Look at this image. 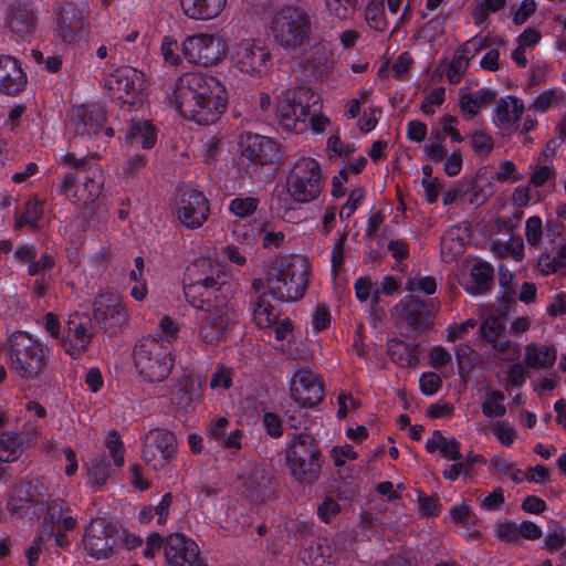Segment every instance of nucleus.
Instances as JSON below:
<instances>
[{
  "instance_id": "30",
  "label": "nucleus",
  "mask_w": 566,
  "mask_h": 566,
  "mask_svg": "<svg viewBox=\"0 0 566 566\" xmlns=\"http://www.w3.org/2000/svg\"><path fill=\"white\" fill-rule=\"evenodd\" d=\"M523 102L514 96L501 97L494 111L493 123L500 129H511L521 119Z\"/></svg>"
},
{
  "instance_id": "63",
  "label": "nucleus",
  "mask_w": 566,
  "mask_h": 566,
  "mask_svg": "<svg viewBox=\"0 0 566 566\" xmlns=\"http://www.w3.org/2000/svg\"><path fill=\"white\" fill-rule=\"evenodd\" d=\"M159 331L155 337L167 342L172 347V343L178 338L179 328L175 321L169 316H164L159 322Z\"/></svg>"
},
{
  "instance_id": "8",
  "label": "nucleus",
  "mask_w": 566,
  "mask_h": 566,
  "mask_svg": "<svg viewBox=\"0 0 566 566\" xmlns=\"http://www.w3.org/2000/svg\"><path fill=\"white\" fill-rule=\"evenodd\" d=\"M319 97L306 86L286 88L279 97L276 116L282 130L300 134L307 127L311 107Z\"/></svg>"
},
{
  "instance_id": "55",
  "label": "nucleus",
  "mask_w": 566,
  "mask_h": 566,
  "mask_svg": "<svg viewBox=\"0 0 566 566\" xmlns=\"http://www.w3.org/2000/svg\"><path fill=\"white\" fill-rule=\"evenodd\" d=\"M365 19L369 28L377 32H384L388 27L385 10L380 6L369 3L365 10Z\"/></svg>"
},
{
  "instance_id": "44",
  "label": "nucleus",
  "mask_w": 566,
  "mask_h": 566,
  "mask_svg": "<svg viewBox=\"0 0 566 566\" xmlns=\"http://www.w3.org/2000/svg\"><path fill=\"white\" fill-rule=\"evenodd\" d=\"M104 447L108 451L112 463L115 468H123L125 464L126 448L119 432L115 429L108 430L105 439Z\"/></svg>"
},
{
  "instance_id": "6",
  "label": "nucleus",
  "mask_w": 566,
  "mask_h": 566,
  "mask_svg": "<svg viewBox=\"0 0 566 566\" xmlns=\"http://www.w3.org/2000/svg\"><path fill=\"white\" fill-rule=\"evenodd\" d=\"M285 463L295 481L314 484L319 479L323 464L319 442L311 433H293L285 450Z\"/></svg>"
},
{
  "instance_id": "24",
  "label": "nucleus",
  "mask_w": 566,
  "mask_h": 566,
  "mask_svg": "<svg viewBox=\"0 0 566 566\" xmlns=\"http://www.w3.org/2000/svg\"><path fill=\"white\" fill-rule=\"evenodd\" d=\"M206 437L220 449L232 455L238 454L243 448L244 432L240 428H232V422L227 416H214L206 423Z\"/></svg>"
},
{
  "instance_id": "31",
  "label": "nucleus",
  "mask_w": 566,
  "mask_h": 566,
  "mask_svg": "<svg viewBox=\"0 0 566 566\" xmlns=\"http://www.w3.org/2000/svg\"><path fill=\"white\" fill-rule=\"evenodd\" d=\"M206 389V379L201 376H185L179 388L177 405L188 412L193 410L202 400Z\"/></svg>"
},
{
  "instance_id": "9",
  "label": "nucleus",
  "mask_w": 566,
  "mask_h": 566,
  "mask_svg": "<svg viewBox=\"0 0 566 566\" xmlns=\"http://www.w3.org/2000/svg\"><path fill=\"white\" fill-rule=\"evenodd\" d=\"M111 99L122 109L133 111L146 99L145 75L132 66L114 70L105 80Z\"/></svg>"
},
{
  "instance_id": "34",
  "label": "nucleus",
  "mask_w": 566,
  "mask_h": 566,
  "mask_svg": "<svg viewBox=\"0 0 566 566\" xmlns=\"http://www.w3.org/2000/svg\"><path fill=\"white\" fill-rule=\"evenodd\" d=\"M270 485L271 476L263 468H253L242 483L245 496L253 502H263L271 492Z\"/></svg>"
},
{
  "instance_id": "51",
  "label": "nucleus",
  "mask_w": 566,
  "mask_h": 566,
  "mask_svg": "<svg viewBox=\"0 0 566 566\" xmlns=\"http://www.w3.org/2000/svg\"><path fill=\"white\" fill-rule=\"evenodd\" d=\"M103 117H94L92 113L85 112L82 116H78L75 122V130L81 136H93L96 135L103 126Z\"/></svg>"
},
{
  "instance_id": "13",
  "label": "nucleus",
  "mask_w": 566,
  "mask_h": 566,
  "mask_svg": "<svg viewBox=\"0 0 566 566\" xmlns=\"http://www.w3.org/2000/svg\"><path fill=\"white\" fill-rule=\"evenodd\" d=\"M323 189L319 164L311 157L300 158L289 180V195L298 203H308L318 198Z\"/></svg>"
},
{
  "instance_id": "11",
  "label": "nucleus",
  "mask_w": 566,
  "mask_h": 566,
  "mask_svg": "<svg viewBox=\"0 0 566 566\" xmlns=\"http://www.w3.org/2000/svg\"><path fill=\"white\" fill-rule=\"evenodd\" d=\"M271 31L280 46L286 50H296L310 39L311 20L304 10L296 7H284L273 17Z\"/></svg>"
},
{
  "instance_id": "50",
  "label": "nucleus",
  "mask_w": 566,
  "mask_h": 566,
  "mask_svg": "<svg viewBox=\"0 0 566 566\" xmlns=\"http://www.w3.org/2000/svg\"><path fill=\"white\" fill-rule=\"evenodd\" d=\"M259 203L260 201L255 197L238 196L230 200L229 211L238 218L245 219L254 214Z\"/></svg>"
},
{
  "instance_id": "56",
  "label": "nucleus",
  "mask_w": 566,
  "mask_h": 566,
  "mask_svg": "<svg viewBox=\"0 0 566 566\" xmlns=\"http://www.w3.org/2000/svg\"><path fill=\"white\" fill-rule=\"evenodd\" d=\"M357 7V0H326L328 12L339 19L346 20Z\"/></svg>"
},
{
  "instance_id": "4",
  "label": "nucleus",
  "mask_w": 566,
  "mask_h": 566,
  "mask_svg": "<svg viewBox=\"0 0 566 566\" xmlns=\"http://www.w3.org/2000/svg\"><path fill=\"white\" fill-rule=\"evenodd\" d=\"M239 170L255 181H270L273 178L271 166L280 159L279 145L270 137L241 133L239 137Z\"/></svg>"
},
{
  "instance_id": "23",
  "label": "nucleus",
  "mask_w": 566,
  "mask_h": 566,
  "mask_svg": "<svg viewBox=\"0 0 566 566\" xmlns=\"http://www.w3.org/2000/svg\"><path fill=\"white\" fill-rule=\"evenodd\" d=\"M88 28L90 23L82 10L73 3H67L57 14L54 35L62 43L71 45L80 42L87 33Z\"/></svg>"
},
{
  "instance_id": "21",
  "label": "nucleus",
  "mask_w": 566,
  "mask_h": 566,
  "mask_svg": "<svg viewBox=\"0 0 566 566\" xmlns=\"http://www.w3.org/2000/svg\"><path fill=\"white\" fill-rule=\"evenodd\" d=\"M291 396L303 408H313L324 398V384L308 366H298L290 381Z\"/></svg>"
},
{
  "instance_id": "64",
  "label": "nucleus",
  "mask_w": 566,
  "mask_h": 566,
  "mask_svg": "<svg viewBox=\"0 0 566 566\" xmlns=\"http://www.w3.org/2000/svg\"><path fill=\"white\" fill-rule=\"evenodd\" d=\"M262 426L271 438L277 439L283 434L282 419L279 415L272 411H265L263 413Z\"/></svg>"
},
{
  "instance_id": "28",
  "label": "nucleus",
  "mask_w": 566,
  "mask_h": 566,
  "mask_svg": "<svg viewBox=\"0 0 566 566\" xmlns=\"http://www.w3.org/2000/svg\"><path fill=\"white\" fill-rule=\"evenodd\" d=\"M158 128L149 119H132L125 134V143L144 150L153 149L158 142Z\"/></svg>"
},
{
  "instance_id": "52",
  "label": "nucleus",
  "mask_w": 566,
  "mask_h": 566,
  "mask_svg": "<svg viewBox=\"0 0 566 566\" xmlns=\"http://www.w3.org/2000/svg\"><path fill=\"white\" fill-rule=\"evenodd\" d=\"M160 52L165 63L172 66H178L179 64H181V44H179L177 40L172 36L166 35L163 38L160 44Z\"/></svg>"
},
{
  "instance_id": "1",
  "label": "nucleus",
  "mask_w": 566,
  "mask_h": 566,
  "mask_svg": "<svg viewBox=\"0 0 566 566\" xmlns=\"http://www.w3.org/2000/svg\"><path fill=\"white\" fill-rule=\"evenodd\" d=\"M220 269L207 258L195 260L185 272L184 294L186 301L201 311L197 316L198 337L207 346H218L226 339L231 316L224 296L220 292Z\"/></svg>"
},
{
  "instance_id": "49",
  "label": "nucleus",
  "mask_w": 566,
  "mask_h": 566,
  "mask_svg": "<svg viewBox=\"0 0 566 566\" xmlns=\"http://www.w3.org/2000/svg\"><path fill=\"white\" fill-rule=\"evenodd\" d=\"M405 290L415 293L422 292L426 295H432L437 292V281L431 275H421L411 273L405 283Z\"/></svg>"
},
{
  "instance_id": "16",
  "label": "nucleus",
  "mask_w": 566,
  "mask_h": 566,
  "mask_svg": "<svg viewBox=\"0 0 566 566\" xmlns=\"http://www.w3.org/2000/svg\"><path fill=\"white\" fill-rule=\"evenodd\" d=\"M181 54L192 64L210 66L227 54V44L221 36L198 33L188 35L181 43Z\"/></svg>"
},
{
  "instance_id": "38",
  "label": "nucleus",
  "mask_w": 566,
  "mask_h": 566,
  "mask_svg": "<svg viewBox=\"0 0 566 566\" xmlns=\"http://www.w3.org/2000/svg\"><path fill=\"white\" fill-rule=\"evenodd\" d=\"M268 295V292L262 295H255L250 301L253 321L262 329L271 327L279 319V311L271 304Z\"/></svg>"
},
{
  "instance_id": "45",
  "label": "nucleus",
  "mask_w": 566,
  "mask_h": 566,
  "mask_svg": "<svg viewBox=\"0 0 566 566\" xmlns=\"http://www.w3.org/2000/svg\"><path fill=\"white\" fill-rule=\"evenodd\" d=\"M566 93L562 87H552L539 93L532 104L535 112L542 114L547 113L549 109L564 102Z\"/></svg>"
},
{
  "instance_id": "39",
  "label": "nucleus",
  "mask_w": 566,
  "mask_h": 566,
  "mask_svg": "<svg viewBox=\"0 0 566 566\" xmlns=\"http://www.w3.org/2000/svg\"><path fill=\"white\" fill-rule=\"evenodd\" d=\"M557 352L554 346L528 344L525 347L524 363L532 369H546L554 366Z\"/></svg>"
},
{
  "instance_id": "46",
  "label": "nucleus",
  "mask_w": 566,
  "mask_h": 566,
  "mask_svg": "<svg viewBox=\"0 0 566 566\" xmlns=\"http://www.w3.org/2000/svg\"><path fill=\"white\" fill-rule=\"evenodd\" d=\"M234 376L235 371L232 367L217 364L210 376L209 387L218 394H223L232 387Z\"/></svg>"
},
{
  "instance_id": "26",
  "label": "nucleus",
  "mask_w": 566,
  "mask_h": 566,
  "mask_svg": "<svg viewBox=\"0 0 566 566\" xmlns=\"http://www.w3.org/2000/svg\"><path fill=\"white\" fill-rule=\"evenodd\" d=\"M28 83L21 62L12 55H0V93L17 96L24 91Z\"/></svg>"
},
{
  "instance_id": "25",
  "label": "nucleus",
  "mask_w": 566,
  "mask_h": 566,
  "mask_svg": "<svg viewBox=\"0 0 566 566\" xmlns=\"http://www.w3.org/2000/svg\"><path fill=\"white\" fill-rule=\"evenodd\" d=\"M164 553L169 566H193L199 557V547L192 538L176 533L167 537Z\"/></svg>"
},
{
  "instance_id": "58",
  "label": "nucleus",
  "mask_w": 566,
  "mask_h": 566,
  "mask_svg": "<svg viewBox=\"0 0 566 566\" xmlns=\"http://www.w3.org/2000/svg\"><path fill=\"white\" fill-rule=\"evenodd\" d=\"M377 290V282L370 275H360L354 282V292L360 303L367 302Z\"/></svg>"
},
{
  "instance_id": "7",
  "label": "nucleus",
  "mask_w": 566,
  "mask_h": 566,
  "mask_svg": "<svg viewBox=\"0 0 566 566\" xmlns=\"http://www.w3.org/2000/svg\"><path fill=\"white\" fill-rule=\"evenodd\" d=\"M10 369L24 380L35 379L45 366L42 344L23 331L13 332L7 342Z\"/></svg>"
},
{
  "instance_id": "15",
  "label": "nucleus",
  "mask_w": 566,
  "mask_h": 566,
  "mask_svg": "<svg viewBox=\"0 0 566 566\" xmlns=\"http://www.w3.org/2000/svg\"><path fill=\"white\" fill-rule=\"evenodd\" d=\"M177 457V439L165 428L150 429L143 441L142 458L155 471L170 465Z\"/></svg>"
},
{
  "instance_id": "32",
  "label": "nucleus",
  "mask_w": 566,
  "mask_h": 566,
  "mask_svg": "<svg viewBox=\"0 0 566 566\" xmlns=\"http://www.w3.org/2000/svg\"><path fill=\"white\" fill-rule=\"evenodd\" d=\"M227 0H180L184 14L196 21H209L224 9Z\"/></svg>"
},
{
  "instance_id": "10",
  "label": "nucleus",
  "mask_w": 566,
  "mask_h": 566,
  "mask_svg": "<svg viewBox=\"0 0 566 566\" xmlns=\"http://www.w3.org/2000/svg\"><path fill=\"white\" fill-rule=\"evenodd\" d=\"M105 182L104 171L99 166H90L81 171H69L63 175L60 193L74 203L91 208L99 198Z\"/></svg>"
},
{
  "instance_id": "18",
  "label": "nucleus",
  "mask_w": 566,
  "mask_h": 566,
  "mask_svg": "<svg viewBox=\"0 0 566 566\" xmlns=\"http://www.w3.org/2000/svg\"><path fill=\"white\" fill-rule=\"evenodd\" d=\"M86 554L95 559H106L120 546L118 531L104 518L93 521L84 534Z\"/></svg>"
},
{
  "instance_id": "62",
  "label": "nucleus",
  "mask_w": 566,
  "mask_h": 566,
  "mask_svg": "<svg viewBox=\"0 0 566 566\" xmlns=\"http://www.w3.org/2000/svg\"><path fill=\"white\" fill-rule=\"evenodd\" d=\"M331 458L336 468H342L347 461H355L358 453L354 450L352 444L335 446L331 450Z\"/></svg>"
},
{
  "instance_id": "14",
  "label": "nucleus",
  "mask_w": 566,
  "mask_h": 566,
  "mask_svg": "<svg viewBox=\"0 0 566 566\" xmlns=\"http://www.w3.org/2000/svg\"><path fill=\"white\" fill-rule=\"evenodd\" d=\"M230 59L237 70L252 77L264 76L272 65L269 48L261 40L254 39L237 43L231 50Z\"/></svg>"
},
{
  "instance_id": "41",
  "label": "nucleus",
  "mask_w": 566,
  "mask_h": 566,
  "mask_svg": "<svg viewBox=\"0 0 566 566\" xmlns=\"http://www.w3.org/2000/svg\"><path fill=\"white\" fill-rule=\"evenodd\" d=\"M484 46V41L476 36L463 43L454 53V56L449 66L448 77L452 80V73L459 74L462 69H465L469 61L473 59L480 50Z\"/></svg>"
},
{
  "instance_id": "22",
  "label": "nucleus",
  "mask_w": 566,
  "mask_h": 566,
  "mask_svg": "<svg viewBox=\"0 0 566 566\" xmlns=\"http://www.w3.org/2000/svg\"><path fill=\"white\" fill-rule=\"evenodd\" d=\"M94 317L109 335H116L128 321L127 310L113 293H101L93 303Z\"/></svg>"
},
{
  "instance_id": "12",
  "label": "nucleus",
  "mask_w": 566,
  "mask_h": 566,
  "mask_svg": "<svg viewBox=\"0 0 566 566\" xmlns=\"http://www.w3.org/2000/svg\"><path fill=\"white\" fill-rule=\"evenodd\" d=\"M171 210L180 227L197 230L209 219L210 201L197 186L186 185L175 192Z\"/></svg>"
},
{
  "instance_id": "33",
  "label": "nucleus",
  "mask_w": 566,
  "mask_h": 566,
  "mask_svg": "<svg viewBox=\"0 0 566 566\" xmlns=\"http://www.w3.org/2000/svg\"><path fill=\"white\" fill-rule=\"evenodd\" d=\"M44 205L38 195H32L25 200L22 211L14 213V230H22L28 227L32 231L40 230V221L44 217Z\"/></svg>"
},
{
  "instance_id": "54",
  "label": "nucleus",
  "mask_w": 566,
  "mask_h": 566,
  "mask_svg": "<svg viewBox=\"0 0 566 566\" xmlns=\"http://www.w3.org/2000/svg\"><path fill=\"white\" fill-rule=\"evenodd\" d=\"M347 232H337L331 251V268L334 275H337L345 263V245Z\"/></svg>"
},
{
  "instance_id": "2",
  "label": "nucleus",
  "mask_w": 566,
  "mask_h": 566,
  "mask_svg": "<svg viewBox=\"0 0 566 566\" xmlns=\"http://www.w3.org/2000/svg\"><path fill=\"white\" fill-rule=\"evenodd\" d=\"M171 99L180 115L201 126L214 124L228 104L226 87L214 76L201 72L179 76Z\"/></svg>"
},
{
  "instance_id": "19",
  "label": "nucleus",
  "mask_w": 566,
  "mask_h": 566,
  "mask_svg": "<svg viewBox=\"0 0 566 566\" xmlns=\"http://www.w3.org/2000/svg\"><path fill=\"white\" fill-rule=\"evenodd\" d=\"M398 318L411 331L421 333L433 325L438 304L417 295H406L395 306Z\"/></svg>"
},
{
  "instance_id": "5",
  "label": "nucleus",
  "mask_w": 566,
  "mask_h": 566,
  "mask_svg": "<svg viewBox=\"0 0 566 566\" xmlns=\"http://www.w3.org/2000/svg\"><path fill=\"white\" fill-rule=\"evenodd\" d=\"M133 361L138 376L145 382L160 384L171 374L176 355L167 342L149 335L136 342Z\"/></svg>"
},
{
  "instance_id": "57",
  "label": "nucleus",
  "mask_w": 566,
  "mask_h": 566,
  "mask_svg": "<svg viewBox=\"0 0 566 566\" xmlns=\"http://www.w3.org/2000/svg\"><path fill=\"white\" fill-rule=\"evenodd\" d=\"M470 145L478 156H488L494 147L493 138L483 130H475L471 135Z\"/></svg>"
},
{
  "instance_id": "42",
  "label": "nucleus",
  "mask_w": 566,
  "mask_h": 566,
  "mask_svg": "<svg viewBox=\"0 0 566 566\" xmlns=\"http://www.w3.org/2000/svg\"><path fill=\"white\" fill-rule=\"evenodd\" d=\"M149 163V157L145 153H126L122 161V176L128 182L138 179Z\"/></svg>"
},
{
  "instance_id": "35",
  "label": "nucleus",
  "mask_w": 566,
  "mask_h": 566,
  "mask_svg": "<svg viewBox=\"0 0 566 566\" xmlns=\"http://www.w3.org/2000/svg\"><path fill=\"white\" fill-rule=\"evenodd\" d=\"M418 350L417 343H406L398 338L389 339L387 343V354L399 367H416L419 364Z\"/></svg>"
},
{
  "instance_id": "53",
  "label": "nucleus",
  "mask_w": 566,
  "mask_h": 566,
  "mask_svg": "<svg viewBox=\"0 0 566 566\" xmlns=\"http://www.w3.org/2000/svg\"><path fill=\"white\" fill-rule=\"evenodd\" d=\"M505 323L501 317L489 316L482 322L480 326V334L486 343H490L495 340V338H500L505 332Z\"/></svg>"
},
{
  "instance_id": "48",
  "label": "nucleus",
  "mask_w": 566,
  "mask_h": 566,
  "mask_svg": "<svg viewBox=\"0 0 566 566\" xmlns=\"http://www.w3.org/2000/svg\"><path fill=\"white\" fill-rule=\"evenodd\" d=\"M332 549L327 544L316 543L310 545L303 553V562L307 566H329Z\"/></svg>"
},
{
  "instance_id": "27",
  "label": "nucleus",
  "mask_w": 566,
  "mask_h": 566,
  "mask_svg": "<svg viewBox=\"0 0 566 566\" xmlns=\"http://www.w3.org/2000/svg\"><path fill=\"white\" fill-rule=\"evenodd\" d=\"M38 247L34 243H20L13 251V258L21 264H28V275L41 274V272H51L55 266L54 256L44 251L38 258Z\"/></svg>"
},
{
  "instance_id": "61",
  "label": "nucleus",
  "mask_w": 566,
  "mask_h": 566,
  "mask_svg": "<svg viewBox=\"0 0 566 566\" xmlns=\"http://www.w3.org/2000/svg\"><path fill=\"white\" fill-rule=\"evenodd\" d=\"M418 506L419 512L424 517L438 516L442 507L438 497L429 496L422 491L418 494Z\"/></svg>"
},
{
  "instance_id": "17",
  "label": "nucleus",
  "mask_w": 566,
  "mask_h": 566,
  "mask_svg": "<svg viewBox=\"0 0 566 566\" xmlns=\"http://www.w3.org/2000/svg\"><path fill=\"white\" fill-rule=\"evenodd\" d=\"M95 333L96 328L88 315L71 314L64 324L59 346L72 359H80L87 353Z\"/></svg>"
},
{
  "instance_id": "59",
  "label": "nucleus",
  "mask_w": 566,
  "mask_h": 566,
  "mask_svg": "<svg viewBox=\"0 0 566 566\" xmlns=\"http://www.w3.org/2000/svg\"><path fill=\"white\" fill-rule=\"evenodd\" d=\"M364 200V191L360 188L350 190L346 202L342 206L339 211L340 221H348L349 218L355 213L358 207Z\"/></svg>"
},
{
  "instance_id": "43",
  "label": "nucleus",
  "mask_w": 566,
  "mask_h": 566,
  "mask_svg": "<svg viewBox=\"0 0 566 566\" xmlns=\"http://www.w3.org/2000/svg\"><path fill=\"white\" fill-rule=\"evenodd\" d=\"M35 502L29 490L17 489L8 497L6 509L12 516L24 517Z\"/></svg>"
},
{
  "instance_id": "20",
  "label": "nucleus",
  "mask_w": 566,
  "mask_h": 566,
  "mask_svg": "<svg viewBox=\"0 0 566 566\" xmlns=\"http://www.w3.org/2000/svg\"><path fill=\"white\" fill-rule=\"evenodd\" d=\"M38 10L33 3L17 0L8 6L3 14L6 28L15 41L31 42L38 27Z\"/></svg>"
},
{
  "instance_id": "47",
  "label": "nucleus",
  "mask_w": 566,
  "mask_h": 566,
  "mask_svg": "<svg viewBox=\"0 0 566 566\" xmlns=\"http://www.w3.org/2000/svg\"><path fill=\"white\" fill-rule=\"evenodd\" d=\"M88 60L97 66H114L117 55L116 44L109 41L101 42L96 48H90L87 51Z\"/></svg>"
},
{
  "instance_id": "36",
  "label": "nucleus",
  "mask_w": 566,
  "mask_h": 566,
  "mask_svg": "<svg viewBox=\"0 0 566 566\" xmlns=\"http://www.w3.org/2000/svg\"><path fill=\"white\" fill-rule=\"evenodd\" d=\"M494 269L488 262H476L470 271V281L464 291L473 296L485 294L491 290Z\"/></svg>"
},
{
  "instance_id": "40",
  "label": "nucleus",
  "mask_w": 566,
  "mask_h": 566,
  "mask_svg": "<svg viewBox=\"0 0 566 566\" xmlns=\"http://www.w3.org/2000/svg\"><path fill=\"white\" fill-rule=\"evenodd\" d=\"M115 469L105 454H97L91 459L87 468L88 482L95 490H102L114 475Z\"/></svg>"
},
{
  "instance_id": "29",
  "label": "nucleus",
  "mask_w": 566,
  "mask_h": 566,
  "mask_svg": "<svg viewBox=\"0 0 566 566\" xmlns=\"http://www.w3.org/2000/svg\"><path fill=\"white\" fill-rule=\"evenodd\" d=\"M30 438L25 441L17 430H7L0 434V462L12 463L18 461L24 451L27 442L32 440L39 430V426L30 423Z\"/></svg>"
},
{
  "instance_id": "37",
  "label": "nucleus",
  "mask_w": 566,
  "mask_h": 566,
  "mask_svg": "<svg viewBox=\"0 0 566 566\" xmlns=\"http://www.w3.org/2000/svg\"><path fill=\"white\" fill-rule=\"evenodd\" d=\"M70 507L62 499H53L48 503L44 522L51 527H62L65 531L75 528L77 521L69 515Z\"/></svg>"
},
{
  "instance_id": "3",
  "label": "nucleus",
  "mask_w": 566,
  "mask_h": 566,
  "mask_svg": "<svg viewBox=\"0 0 566 566\" xmlns=\"http://www.w3.org/2000/svg\"><path fill=\"white\" fill-rule=\"evenodd\" d=\"M308 261L298 255L272 262L266 274L268 294L281 302H295L305 295L308 285Z\"/></svg>"
},
{
  "instance_id": "60",
  "label": "nucleus",
  "mask_w": 566,
  "mask_h": 566,
  "mask_svg": "<svg viewBox=\"0 0 566 566\" xmlns=\"http://www.w3.org/2000/svg\"><path fill=\"white\" fill-rule=\"evenodd\" d=\"M526 241L532 247H537L543 238V221L538 216H532L525 223Z\"/></svg>"
}]
</instances>
